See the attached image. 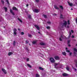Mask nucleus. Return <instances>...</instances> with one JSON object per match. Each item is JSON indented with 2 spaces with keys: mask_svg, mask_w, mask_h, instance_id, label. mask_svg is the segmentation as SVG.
<instances>
[{
  "mask_svg": "<svg viewBox=\"0 0 77 77\" xmlns=\"http://www.w3.org/2000/svg\"><path fill=\"white\" fill-rule=\"evenodd\" d=\"M50 60L51 63H54L56 62V61L53 57H51L50 58Z\"/></svg>",
  "mask_w": 77,
  "mask_h": 77,
  "instance_id": "obj_1",
  "label": "nucleus"
},
{
  "mask_svg": "<svg viewBox=\"0 0 77 77\" xmlns=\"http://www.w3.org/2000/svg\"><path fill=\"white\" fill-rule=\"evenodd\" d=\"M35 27H36V29L38 30H40V28L39 27V26L37 25H35L34 26Z\"/></svg>",
  "mask_w": 77,
  "mask_h": 77,
  "instance_id": "obj_2",
  "label": "nucleus"
},
{
  "mask_svg": "<svg viewBox=\"0 0 77 77\" xmlns=\"http://www.w3.org/2000/svg\"><path fill=\"white\" fill-rule=\"evenodd\" d=\"M13 31H14V35H17V29L16 28H14L13 30Z\"/></svg>",
  "mask_w": 77,
  "mask_h": 77,
  "instance_id": "obj_3",
  "label": "nucleus"
},
{
  "mask_svg": "<svg viewBox=\"0 0 77 77\" xmlns=\"http://www.w3.org/2000/svg\"><path fill=\"white\" fill-rule=\"evenodd\" d=\"M54 58L55 60H57L59 59V57L58 56H55L54 57Z\"/></svg>",
  "mask_w": 77,
  "mask_h": 77,
  "instance_id": "obj_4",
  "label": "nucleus"
},
{
  "mask_svg": "<svg viewBox=\"0 0 77 77\" xmlns=\"http://www.w3.org/2000/svg\"><path fill=\"white\" fill-rule=\"evenodd\" d=\"M2 71H3V72H4V74H6V73H7V72H6V70L4 69H2Z\"/></svg>",
  "mask_w": 77,
  "mask_h": 77,
  "instance_id": "obj_5",
  "label": "nucleus"
},
{
  "mask_svg": "<svg viewBox=\"0 0 77 77\" xmlns=\"http://www.w3.org/2000/svg\"><path fill=\"white\" fill-rule=\"evenodd\" d=\"M63 76V77H66V76H68V74L67 73H64L62 74Z\"/></svg>",
  "mask_w": 77,
  "mask_h": 77,
  "instance_id": "obj_6",
  "label": "nucleus"
},
{
  "mask_svg": "<svg viewBox=\"0 0 77 77\" xmlns=\"http://www.w3.org/2000/svg\"><path fill=\"white\" fill-rule=\"evenodd\" d=\"M10 13H11V14H12L13 15H15V14H14V12L12 11V9H10Z\"/></svg>",
  "mask_w": 77,
  "mask_h": 77,
  "instance_id": "obj_7",
  "label": "nucleus"
},
{
  "mask_svg": "<svg viewBox=\"0 0 77 77\" xmlns=\"http://www.w3.org/2000/svg\"><path fill=\"white\" fill-rule=\"evenodd\" d=\"M34 12H36V13H38L39 12V10L37 9H35L34 10H33Z\"/></svg>",
  "mask_w": 77,
  "mask_h": 77,
  "instance_id": "obj_8",
  "label": "nucleus"
},
{
  "mask_svg": "<svg viewBox=\"0 0 77 77\" xmlns=\"http://www.w3.org/2000/svg\"><path fill=\"white\" fill-rule=\"evenodd\" d=\"M62 54L64 56H66V53L65 52H62Z\"/></svg>",
  "mask_w": 77,
  "mask_h": 77,
  "instance_id": "obj_9",
  "label": "nucleus"
},
{
  "mask_svg": "<svg viewBox=\"0 0 77 77\" xmlns=\"http://www.w3.org/2000/svg\"><path fill=\"white\" fill-rule=\"evenodd\" d=\"M13 10H15V11H18V9H17V8H16V7H13Z\"/></svg>",
  "mask_w": 77,
  "mask_h": 77,
  "instance_id": "obj_10",
  "label": "nucleus"
},
{
  "mask_svg": "<svg viewBox=\"0 0 77 77\" xmlns=\"http://www.w3.org/2000/svg\"><path fill=\"white\" fill-rule=\"evenodd\" d=\"M13 53L12 52H9L8 53V55L9 56H11V55L13 54Z\"/></svg>",
  "mask_w": 77,
  "mask_h": 77,
  "instance_id": "obj_11",
  "label": "nucleus"
},
{
  "mask_svg": "<svg viewBox=\"0 0 77 77\" xmlns=\"http://www.w3.org/2000/svg\"><path fill=\"white\" fill-rule=\"evenodd\" d=\"M4 8L5 12H7V11H8V8H7L6 7H4Z\"/></svg>",
  "mask_w": 77,
  "mask_h": 77,
  "instance_id": "obj_12",
  "label": "nucleus"
},
{
  "mask_svg": "<svg viewBox=\"0 0 77 77\" xmlns=\"http://www.w3.org/2000/svg\"><path fill=\"white\" fill-rule=\"evenodd\" d=\"M43 17H44L45 18H47V15L45 14H43Z\"/></svg>",
  "mask_w": 77,
  "mask_h": 77,
  "instance_id": "obj_13",
  "label": "nucleus"
},
{
  "mask_svg": "<svg viewBox=\"0 0 77 77\" xmlns=\"http://www.w3.org/2000/svg\"><path fill=\"white\" fill-rule=\"evenodd\" d=\"M13 46H15V45L16 44V42H15V41H13Z\"/></svg>",
  "mask_w": 77,
  "mask_h": 77,
  "instance_id": "obj_14",
  "label": "nucleus"
},
{
  "mask_svg": "<svg viewBox=\"0 0 77 77\" xmlns=\"http://www.w3.org/2000/svg\"><path fill=\"white\" fill-rule=\"evenodd\" d=\"M68 3L69 5L70 6H72V5H73V4H72V3H70L69 2H68Z\"/></svg>",
  "mask_w": 77,
  "mask_h": 77,
  "instance_id": "obj_15",
  "label": "nucleus"
},
{
  "mask_svg": "<svg viewBox=\"0 0 77 77\" xmlns=\"http://www.w3.org/2000/svg\"><path fill=\"white\" fill-rule=\"evenodd\" d=\"M37 40H35V41H33V42H32V44H36V42H37Z\"/></svg>",
  "mask_w": 77,
  "mask_h": 77,
  "instance_id": "obj_16",
  "label": "nucleus"
},
{
  "mask_svg": "<svg viewBox=\"0 0 77 77\" xmlns=\"http://www.w3.org/2000/svg\"><path fill=\"white\" fill-rule=\"evenodd\" d=\"M60 8L62 10H63L64 8L63 7V6H62V5H60Z\"/></svg>",
  "mask_w": 77,
  "mask_h": 77,
  "instance_id": "obj_17",
  "label": "nucleus"
},
{
  "mask_svg": "<svg viewBox=\"0 0 77 77\" xmlns=\"http://www.w3.org/2000/svg\"><path fill=\"white\" fill-rule=\"evenodd\" d=\"M17 20H19V21L21 23H23V21H22V20L20 19L19 18H17Z\"/></svg>",
  "mask_w": 77,
  "mask_h": 77,
  "instance_id": "obj_18",
  "label": "nucleus"
},
{
  "mask_svg": "<svg viewBox=\"0 0 77 77\" xmlns=\"http://www.w3.org/2000/svg\"><path fill=\"white\" fill-rule=\"evenodd\" d=\"M67 24V22L65 21L63 23V25H66Z\"/></svg>",
  "mask_w": 77,
  "mask_h": 77,
  "instance_id": "obj_19",
  "label": "nucleus"
},
{
  "mask_svg": "<svg viewBox=\"0 0 77 77\" xmlns=\"http://www.w3.org/2000/svg\"><path fill=\"white\" fill-rule=\"evenodd\" d=\"M40 44L41 45H45V43L43 42H41L40 43Z\"/></svg>",
  "mask_w": 77,
  "mask_h": 77,
  "instance_id": "obj_20",
  "label": "nucleus"
},
{
  "mask_svg": "<svg viewBox=\"0 0 77 77\" xmlns=\"http://www.w3.org/2000/svg\"><path fill=\"white\" fill-rule=\"evenodd\" d=\"M27 66H28V67H29V68H32V66L30 65V64H27Z\"/></svg>",
  "mask_w": 77,
  "mask_h": 77,
  "instance_id": "obj_21",
  "label": "nucleus"
},
{
  "mask_svg": "<svg viewBox=\"0 0 77 77\" xmlns=\"http://www.w3.org/2000/svg\"><path fill=\"white\" fill-rule=\"evenodd\" d=\"M5 2H7V3L8 5H9V0H6Z\"/></svg>",
  "mask_w": 77,
  "mask_h": 77,
  "instance_id": "obj_22",
  "label": "nucleus"
},
{
  "mask_svg": "<svg viewBox=\"0 0 77 77\" xmlns=\"http://www.w3.org/2000/svg\"><path fill=\"white\" fill-rule=\"evenodd\" d=\"M39 69H40L41 70H42V71H43L44 70V69L41 67H39Z\"/></svg>",
  "mask_w": 77,
  "mask_h": 77,
  "instance_id": "obj_23",
  "label": "nucleus"
},
{
  "mask_svg": "<svg viewBox=\"0 0 77 77\" xmlns=\"http://www.w3.org/2000/svg\"><path fill=\"white\" fill-rule=\"evenodd\" d=\"M54 8L55 9H59V8L57 7V6L55 5L54 6Z\"/></svg>",
  "mask_w": 77,
  "mask_h": 77,
  "instance_id": "obj_24",
  "label": "nucleus"
},
{
  "mask_svg": "<svg viewBox=\"0 0 77 77\" xmlns=\"http://www.w3.org/2000/svg\"><path fill=\"white\" fill-rule=\"evenodd\" d=\"M28 17L29 19H31V18H32V16H31V15H29Z\"/></svg>",
  "mask_w": 77,
  "mask_h": 77,
  "instance_id": "obj_25",
  "label": "nucleus"
},
{
  "mask_svg": "<svg viewBox=\"0 0 77 77\" xmlns=\"http://www.w3.org/2000/svg\"><path fill=\"white\" fill-rule=\"evenodd\" d=\"M1 2L2 3V5H4V4L5 3V2H4V1H3V0H1Z\"/></svg>",
  "mask_w": 77,
  "mask_h": 77,
  "instance_id": "obj_26",
  "label": "nucleus"
},
{
  "mask_svg": "<svg viewBox=\"0 0 77 77\" xmlns=\"http://www.w3.org/2000/svg\"><path fill=\"white\" fill-rule=\"evenodd\" d=\"M46 28L47 29H50V27L49 26H47Z\"/></svg>",
  "mask_w": 77,
  "mask_h": 77,
  "instance_id": "obj_27",
  "label": "nucleus"
},
{
  "mask_svg": "<svg viewBox=\"0 0 77 77\" xmlns=\"http://www.w3.org/2000/svg\"><path fill=\"white\" fill-rule=\"evenodd\" d=\"M36 77H39V75L38 74H36Z\"/></svg>",
  "mask_w": 77,
  "mask_h": 77,
  "instance_id": "obj_28",
  "label": "nucleus"
},
{
  "mask_svg": "<svg viewBox=\"0 0 77 77\" xmlns=\"http://www.w3.org/2000/svg\"><path fill=\"white\" fill-rule=\"evenodd\" d=\"M60 18H63V15L61 14L60 16Z\"/></svg>",
  "mask_w": 77,
  "mask_h": 77,
  "instance_id": "obj_29",
  "label": "nucleus"
},
{
  "mask_svg": "<svg viewBox=\"0 0 77 77\" xmlns=\"http://www.w3.org/2000/svg\"><path fill=\"white\" fill-rule=\"evenodd\" d=\"M66 69L67 71H69V67H67L66 68Z\"/></svg>",
  "mask_w": 77,
  "mask_h": 77,
  "instance_id": "obj_30",
  "label": "nucleus"
},
{
  "mask_svg": "<svg viewBox=\"0 0 77 77\" xmlns=\"http://www.w3.org/2000/svg\"><path fill=\"white\" fill-rule=\"evenodd\" d=\"M26 44H28V43L29 42L28 41V40H26L25 41Z\"/></svg>",
  "mask_w": 77,
  "mask_h": 77,
  "instance_id": "obj_31",
  "label": "nucleus"
},
{
  "mask_svg": "<svg viewBox=\"0 0 77 77\" xmlns=\"http://www.w3.org/2000/svg\"><path fill=\"white\" fill-rule=\"evenodd\" d=\"M74 51H76V52H77V49H76L75 48H74Z\"/></svg>",
  "mask_w": 77,
  "mask_h": 77,
  "instance_id": "obj_32",
  "label": "nucleus"
},
{
  "mask_svg": "<svg viewBox=\"0 0 77 77\" xmlns=\"http://www.w3.org/2000/svg\"><path fill=\"white\" fill-rule=\"evenodd\" d=\"M47 23H48V24H51V21H48L47 22Z\"/></svg>",
  "mask_w": 77,
  "mask_h": 77,
  "instance_id": "obj_33",
  "label": "nucleus"
},
{
  "mask_svg": "<svg viewBox=\"0 0 77 77\" xmlns=\"http://www.w3.org/2000/svg\"><path fill=\"white\" fill-rule=\"evenodd\" d=\"M70 42V40L67 41V44H69V43Z\"/></svg>",
  "mask_w": 77,
  "mask_h": 77,
  "instance_id": "obj_34",
  "label": "nucleus"
},
{
  "mask_svg": "<svg viewBox=\"0 0 77 77\" xmlns=\"http://www.w3.org/2000/svg\"><path fill=\"white\" fill-rule=\"evenodd\" d=\"M26 49L27 51H29V49L28 48H26Z\"/></svg>",
  "mask_w": 77,
  "mask_h": 77,
  "instance_id": "obj_35",
  "label": "nucleus"
},
{
  "mask_svg": "<svg viewBox=\"0 0 77 77\" xmlns=\"http://www.w3.org/2000/svg\"><path fill=\"white\" fill-rule=\"evenodd\" d=\"M24 34V33L23 32H21V35H23Z\"/></svg>",
  "mask_w": 77,
  "mask_h": 77,
  "instance_id": "obj_36",
  "label": "nucleus"
},
{
  "mask_svg": "<svg viewBox=\"0 0 77 77\" xmlns=\"http://www.w3.org/2000/svg\"><path fill=\"white\" fill-rule=\"evenodd\" d=\"M35 2L37 3H38L39 2V0H35Z\"/></svg>",
  "mask_w": 77,
  "mask_h": 77,
  "instance_id": "obj_37",
  "label": "nucleus"
},
{
  "mask_svg": "<svg viewBox=\"0 0 77 77\" xmlns=\"http://www.w3.org/2000/svg\"><path fill=\"white\" fill-rule=\"evenodd\" d=\"M28 36H29V38H31V37L32 36V35H31L30 34H29Z\"/></svg>",
  "mask_w": 77,
  "mask_h": 77,
  "instance_id": "obj_38",
  "label": "nucleus"
},
{
  "mask_svg": "<svg viewBox=\"0 0 77 77\" xmlns=\"http://www.w3.org/2000/svg\"><path fill=\"white\" fill-rule=\"evenodd\" d=\"M69 20H68V21H67V22L68 23V24L69 25L70 24V23H69Z\"/></svg>",
  "mask_w": 77,
  "mask_h": 77,
  "instance_id": "obj_39",
  "label": "nucleus"
},
{
  "mask_svg": "<svg viewBox=\"0 0 77 77\" xmlns=\"http://www.w3.org/2000/svg\"><path fill=\"white\" fill-rule=\"evenodd\" d=\"M57 65H59V63H55V66H57Z\"/></svg>",
  "mask_w": 77,
  "mask_h": 77,
  "instance_id": "obj_40",
  "label": "nucleus"
},
{
  "mask_svg": "<svg viewBox=\"0 0 77 77\" xmlns=\"http://www.w3.org/2000/svg\"><path fill=\"white\" fill-rule=\"evenodd\" d=\"M29 58H28L26 59V61L27 62H28V61H29Z\"/></svg>",
  "mask_w": 77,
  "mask_h": 77,
  "instance_id": "obj_41",
  "label": "nucleus"
},
{
  "mask_svg": "<svg viewBox=\"0 0 77 77\" xmlns=\"http://www.w3.org/2000/svg\"><path fill=\"white\" fill-rule=\"evenodd\" d=\"M71 37V35H69L68 37V39H69V38H70Z\"/></svg>",
  "mask_w": 77,
  "mask_h": 77,
  "instance_id": "obj_42",
  "label": "nucleus"
},
{
  "mask_svg": "<svg viewBox=\"0 0 77 77\" xmlns=\"http://www.w3.org/2000/svg\"><path fill=\"white\" fill-rule=\"evenodd\" d=\"M59 40L60 41H62V38H59Z\"/></svg>",
  "mask_w": 77,
  "mask_h": 77,
  "instance_id": "obj_43",
  "label": "nucleus"
},
{
  "mask_svg": "<svg viewBox=\"0 0 77 77\" xmlns=\"http://www.w3.org/2000/svg\"><path fill=\"white\" fill-rule=\"evenodd\" d=\"M66 51L67 52H68V53H69L70 52V51H69V50H66Z\"/></svg>",
  "mask_w": 77,
  "mask_h": 77,
  "instance_id": "obj_44",
  "label": "nucleus"
},
{
  "mask_svg": "<svg viewBox=\"0 0 77 77\" xmlns=\"http://www.w3.org/2000/svg\"><path fill=\"white\" fill-rule=\"evenodd\" d=\"M72 54V52H70L69 53V55L71 56Z\"/></svg>",
  "mask_w": 77,
  "mask_h": 77,
  "instance_id": "obj_45",
  "label": "nucleus"
},
{
  "mask_svg": "<svg viewBox=\"0 0 77 77\" xmlns=\"http://www.w3.org/2000/svg\"><path fill=\"white\" fill-rule=\"evenodd\" d=\"M71 32H72V33H74V31H73V30H71Z\"/></svg>",
  "mask_w": 77,
  "mask_h": 77,
  "instance_id": "obj_46",
  "label": "nucleus"
},
{
  "mask_svg": "<svg viewBox=\"0 0 77 77\" xmlns=\"http://www.w3.org/2000/svg\"><path fill=\"white\" fill-rule=\"evenodd\" d=\"M68 46L69 47H71V45H70V44H68Z\"/></svg>",
  "mask_w": 77,
  "mask_h": 77,
  "instance_id": "obj_47",
  "label": "nucleus"
},
{
  "mask_svg": "<svg viewBox=\"0 0 77 77\" xmlns=\"http://www.w3.org/2000/svg\"><path fill=\"white\" fill-rule=\"evenodd\" d=\"M72 38H74V36L73 35H72Z\"/></svg>",
  "mask_w": 77,
  "mask_h": 77,
  "instance_id": "obj_48",
  "label": "nucleus"
},
{
  "mask_svg": "<svg viewBox=\"0 0 77 77\" xmlns=\"http://www.w3.org/2000/svg\"><path fill=\"white\" fill-rule=\"evenodd\" d=\"M26 6L27 7H28V6H29V4H26Z\"/></svg>",
  "mask_w": 77,
  "mask_h": 77,
  "instance_id": "obj_49",
  "label": "nucleus"
},
{
  "mask_svg": "<svg viewBox=\"0 0 77 77\" xmlns=\"http://www.w3.org/2000/svg\"><path fill=\"white\" fill-rule=\"evenodd\" d=\"M61 38H63V36H62V35H61Z\"/></svg>",
  "mask_w": 77,
  "mask_h": 77,
  "instance_id": "obj_50",
  "label": "nucleus"
},
{
  "mask_svg": "<svg viewBox=\"0 0 77 77\" xmlns=\"http://www.w3.org/2000/svg\"><path fill=\"white\" fill-rule=\"evenodd\" d=\"M69 35H71V32H70Z\"/></svg>",
  "mask_w": 77,
  "mask_h": 77,
  "instance_id": "obj_51",
  "label": "nucleus"
},
{
  "mask_svg": "<svg viewBox=\"0 0 77 77\" xmlns=\"http://www.w3.org/2000/svg\"><path fill=\"white\" fill-rule=\"evenodd\" d=\"M75 21H76V22L77 24V19H76V20H75Z\"/></svg>",
  "mask_w": 77,
  "mask_h": 77,
  "instance_id": "obj_52",
  "label": "nucleus"
},
{
  "mask_svg": "<svg viewBox=\"0 0 77 77\" xmlns=\"http://www.w3.org/2000/svg\"><path fill=\"white\" fill-rule=\"evenodd\" d=\"M75 66L76 67V68H77V64H76L75 65Z\"/></svg>",
  "mask_w": 77,
  "mask_h": 77,
  "instance_id": "obj_53",
  "label": "nucleus"
},
{
  "mask_svg": "<svg viewBox=\"0 0 77 77\" xmlns=\"http://www.w3.org/2000/svg\"><path fill=\"white\" fill-rule=\"evenodd\" d=\"M74 70H75V71H77V69H75V68H74Z\"/></svg>",
  "mask_w": 77,
  "mask_h": 77,
  "instance_id": "obj_54",
  "label": "nucleus"
},
{
  "mask_svg": "<svg viewBox=\"0 0 77 77\" xmlns=\"http://www.w3.org/2000/svg\"><path fill=\"white\" fill-rule=\"evenodd\" d=\"M67 28H69V26H67Z\"/></svg>",
  "mask_w": 77,
  "mask_h": 77,
  "instance_id": "obj_55",
  "label": "nucleus"
},
{
  "mask_svg": "<svg viewBox=\"0 0 77 77\" xmlns=\"http://www.w3.org/2000/svg\"><path fill=\"white\" fill-rule=\"evenodd\" d=\"M18 30H19V31H20V29L18 28Z\"/></svg>",
  "mask_w": 77,
  "mask_h": 77,
  "instance_id": "obj_56",
  "label": "nucleus"
},
{
  "mask_svg": "<svg viewBox=\"0 0 77 77\" xmlns=\"http://www.w3.org/2000/svg\"><path fill=\"white\" fill-rule=\"evenodd\" d=\"M74 54H76V53L75 52H74Z\"/></svg>",
  "mask_w": 77,
  "mask_h": 77,
  "instance_id": "obj_57",
  "label": "nucleus"
},
{
  "mask_svg": "<svg viewBox=\"0 0 77 77\" xmlns=\"http://www.w3.org/2000/svg\"><path fill=\"white\" fill-rule=\"evenodd\" d=\"M38 33H39V34H40V33H41L39 32H38Z\"/></svg>",
  "mask_w": 77,
  "mask_h": 77,
  "instance_id": "obj_58",
  "label": "nucleus"
},
{
  "mask_svg": "<svg viewBox=\"0 0 77 77\" xmlns=\"http://www.w3.org/2000/svg\"><path fill=\"white\" fill-rule=\"evenodd\" d=\"M66 50H68V48H66Z\"/></svg>",
  "mask_w": 77,
  "mask_h": 77,
  "instance_id": "obj_59",
  "label": "nucleus"
},
{
  "mask_svg": "<svg viewBox=\"0 0 77 77\" xmlns=\"http://www.w3.org/2000/svg\"><path fill=\"white\" fill-rule=\"evenodd\" d=\"M71 10H73V9L72 8H71Z\"/></svg>",
  "mask_w": 77,
  "mask_h": 77,
  "instance_id": "obj_60",
  "label": "nucleus"
},
{
  "mask_svg": "<svg viewBox=\"0 0 77 77\" xmlns=\"http://www.w3.org/2000/svg\"><path fill=\"white\" fill-rule=\"evenodd\" d=\"M65 25V27H66V25Z\"/></svg>",
  "mask_w": 77,
  "mask_h": 77,
  "instance_id": "obj_61",
  "label": "nucleus"
},
{
  "mask_svg": "<svg viewBox=\"0 0 77 77\" xmlns=\"http://www.w3.org/2000/svg\"><path fill=\"white\" fill-rule=\"evenodd\" d=\"M74 40L75 41H76V39H74Z\"/></svg>",
  "mask_w": 77,
  "mask_h": 77,
  "instance_id": "obj_62",
  "label": "nucleus"
},
{
  "mask_svg": "<svg viewBox=\"0 0 77 77\" xmlns=\"http://www.w3.org/2000/svg\"><path fill=\"white\" fill-rule=\"evenodd\" d=\"M54 15H57V14H55Z\"/></svg>",
  "mask_w": 77,
  "mask_h": 77,
  "instance_id": "obj_63",
  "label": "nucleus"
},
{
  "mask_svg": "<svg viewBox=\"0 0 77 77\" xmlns=\"http://www.w3.org/2000/svg\"><path fill=\"white\" fill-rule=\"evenodd\" d=\"M76 46H77V44L76 45Z\"/></svg>",
  "mask_w": 77,
  "mask_h": 77,
  "instance_id": "obj_64",
  "label": "nucleus"
}]
</instances>
